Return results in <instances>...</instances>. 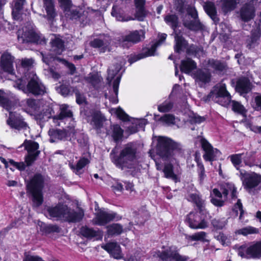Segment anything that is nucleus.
Returning <instances> with one entry per match:
<instances>
[{"instance_id": "12", "label": "nucleus", "mask_w": 261, "mask_h": 261, "mask_svg": "<svg viewBox=\"0 0 261 261\" xmlns=\"http://www.w3.org/2000/svg\"><path fill=\"white\" fill-rule=\"evenodd\" d=\"M207 215L199 213H190L187 217L186 221L189 226L194 229H204L207 227V222L205 220Z\"/></svg>"}, {"instance_id": "15", "label": "nucleus", "mask_w": 261, "mask_h": 261, "mask_svg": "<svg viewBox=\"0 0 261 261\" xmlns=\"http://www.w3.org/2000/svg\"><path fill=\"white\" fill-rule=\"evenodd\" d=\"M145 38V32L142 30H136L128 34L122 36L120 39L121 45L123 47H128L130 43H137Z\"/></svg>"}, {"instance_id": "14", "label": "nucleus", "mask_w": 261, "mask_h": 261, "mask_svg": "<svg viewBox=\"0 0 261 261\" xmlns=\"http://www.w3.org/2000/svg\"><path fill=\"white\" fill-rule=\"evenodd\" d=\"M201 146L204 151L203 155L204 159L206 161H213L220 156L221 152L216 148H214L208 141L204 138L199 140Z\"/></svg>"}, {"instance_id": "59", "label": "nucleus", "mask_w": 261, "mask_h": 261, "mask_svg": "<svg viewBox=\"0 0 261 261\" xmlns=\"http://www.w3.org/2000/svg\"><path fill=\"white\" fill-rule=\"evenodd\" d=\"M114 113L116 114L117 116L123 121H129V116L125 113V112L120 108L117 109H112L111 110Z\"/></svg>"}, {"instance_id": "19", "label": "nucleus", "mask_w": 261, "mask_h": 261, "mask_svg": "<svg viewBox=\"0 0 261 261\" xmlns=\"http://www.w3.org/2000/svg\"><path fill=\"white\" fill-rule=\"evenodd\" d=\"M157 255L163 260H167L168 259H173L175 261H187L188 257L180 255L175 247H171L162 252L158 251Z\"/></svg>"}, {"instance_id": "61", "label": "nucleus", "mask_w": 261, "mask_h": 261, "mask_svg": "<svg viewBox=\"0 0 261 261\" xmlns=\"http://www.w3.org/2000/svg\"><path fill=\"white\" fill-rule=\"evenodd\" d=\"M243 155L244 153H239L229 156L232 163L237 169H238V166L242 162V158Z\"/></svg>"}, {"instance_id": "38", "label": "nucleus", "mask_w": 261, "mask_h": 261, "mask_svg": "<svg viewBox=\"0 0 261 261\" xmlns=\"http://www.w3.org/2000/svg\"><path fill=\"white\" fill-rule=\"evenodd\" d=\"M50 43L52 49L58 54H60L64 49V41L57 35H54L51 39Z\"/></svg>"}, {"instance_id": "39", "label": "nucleus", "mask_w": 261, "mask_h": 261, "mask_svg": "<svg viewBox=\"0 0 261 261\" xmlns=\"http://www.w3.org/2000/svg\"><path fill=\"white\" fill-rule=\"evenodd\" d=\"M25 0H13L12 2V16L15 19L19 18V12L23 9Z\"/></svg>"}, {"instance_id": "49", "label": "nucleus", "mask_w": 261, "mask_h": 261, "mask_svg": "<svg viewBox=\"0 0 261 261\" xmlns=\"http://www.w3.org/2000/svg\"><path fill=\"white\" fill-rule=\"evenodd\" d=\"M102 77L98 74H89L86 77V81L91 84L94 88H98L100 86Z\"/></svg>"}, {"instance_id": "53", "label": "nucleus", "mask_w": 261, "mask_h": 261, "mask_svg": "<svg viewBox=\"0 0 261 261\" xmlns=\"http://www.w3.org/2000/svg\"><path fill=\"white\" fill-rule=\"evenodd\" d=\"M121 76L118 75L117 76L116 79L114 80L113 83V92L115 94V96H112V97H110V100L113 103H116L118 102V100L117 98V95L118 93V88H119V85L120 81Z\"/></svg>"}, {"instance_id": "20", "label": "nucleus", "mask_w": 261, "mask_h": 261, "mask_svg": "<svg viewBox=\"0 0 261 261\" xmlns=\"http://www.w3.org/2000/svg\"><path fill=\"white\" fill-rule=\"evenodd\" d=\"M7 123L12 128L18 130L27 129L29 128L27 124L23 121L22 117L17 113L10 112L9 117Z\"/></svg>"}, {"instance_id": "18", "label": "nucleus", "mask_w": 261, "mask_h": 261, "mask_svg": "<svg viewBox=\"0 0 261 261\" xmlns=\"http://www.w3.org/2000/svg\"><path fill=\"white\" fill-rule=\"evenodd\" d=\"M256 3L257 0H250L241 7L240 10V15L242 21L248 22L253 19L255 12L254 5Z\"/></svg>"}, {"instance_id": "43", "label": "nucleus", "mask_w": 261, "mask_h": 261, "mask_svg": "<svg viewBox=\"0 0 261 261\" xmlns=\"http://www.w3.org/2000/svg\"><path fill=\"white\" fill-rule=\"evenodd\" d=\"M89 163V161L87 159L84 158L81 159L75 165L70 163L69 167L75 174L80 175L83 173V168Z\"/></svg>"}, {"instance_id": "9", "label": "nucleus", "mask_w": 261, "mask_h": 261, "mask_svg": "<svg viewBox=\"0 0 261 261\" xmlns=\"http://www.w3.org/2000/svg\"><path fill=\"white\" fill-rule=\"evenodd\" d=\"M187 14L186 15L183 24L187 29L192 31H198L202 29V24L200 23L198 13L194 7L189 6L187 9Z\"/></svg>"}, {"instance_id": "7", "label": "nucleus", "mask_w": 261, "mask_h": 261, "mask_svg": "<svg viewBox=\"0 0 261 261\" xmlns=\"http://www.w3.org/2000/svg\"><path fill=\"white\" fill-rule=\"evenodd\" d=\"M238 251V254L247 258H258L261 257V242L250 246L247 244L235 245L233 247Z\"/></svg>"}, {"instance_id": "27", "label": "nucleus", "mask_w": 261, "mask_h": 261, "mask_svg": "<svg viewBox=\"0 0 261 261\" xmlns=\"http://www.w3.org/2000/svg\"><path fill=\"white\" fill-rule=\"evenodd\" d=\"M126 61L122 57H118L115 59L114 65L108 69V75L107 80L110 83L114 79L115 76L120 70L123 65L125 64Z\"/></svg>"}, {"instance_id": "52", "label": "nucleus", "mask_w": 261, "mask_h": 261, "mask_svg": "<svg viewBox=\"0 0 261 261\" xmlns=\"http://www.w3.org/2000/svg\"><path fill=\"white\" fill-rule=\"evenodd\" d=\"M163 172L165 177L170 178L175 182L177 181V177L173 172V166L171 164L166 165L163 169Z\"/></svg>"}, {"instance_id": "35", "label": "nucleus", "mask_w": 261, "mask_h": 261, "mask_svg": "<svg viewBox=\"0 0 261 261\" xmlns=\"http://www.w3.org/2000/svg\"><path fill=\"white\" fill-rule=\"evenodd\" d=\"M135 4L136 8L135 17L138 20L142 21L146 15L144 8L145 0H135Z\"/></svg>"}, {"instance_id": "41", "label": "nucleus", "mask_w": 261, "mask_h": 261, "mask_svg": "<svg viewBox=\"0 0 261 261\" xmlns=\"http://www.w3.org/2000/svg\"><path fill=\"white\" fill-rule=\"evenodd\" d=\"M111 132H108V134L111 135L113 140L116 143L121 141L123 135V130L121 127L119 125L116 124L111 126Z\"/></svg>"}, {"instance_id": "33", "label": "nucleus", "mask_w": 261, "mask_h": 261, "mask_svg": "<svg viewBox=\"0 0 261 261\" xmlns=\"http://www.w3.org/2000/svg\"><path fill=\"white\" fill-rule=\"evenodd\" d=\"M260 36L261 31L259 28H256L252 31L251 37L246 41L247 47L252 49L256 47L259 43Z\"/></svg>"}, {"instance_id": "56", "label": "nucleus", "mask_w": 261, "mask_h": 261, "mask_svg": "<svg viewBox=\"0 0 261 261\" xmlns=\"http://www.w3.org/2000/svg\"><path fill=\"white\" fill-rule=\"evenodd\" d=\"M232 110L236 113L242 115L244 117L246 116L247 110L245 107L240 102L236 101H232Z\"/></svg>"}, {"instance_id": "60", "label": "nucleus", "mask_w": 261, "mask_h": 261, "mask_svg": "<svg viewBox=\"0 0 261 261\" xmlns=\"http://www.w3.org/2000/svg\"><path fill=\"white\" fill-rule=\"evenodd\" d=\"M33 63V61L32 59H22L21 61V69L23 71H25L26 70H27L28 71H29V70H30L32 68V65ZM32 71H30L31 72ZM29 72H27L25 73V74H27V73H29ZM25 75H24L25 76Z\"/></svg>"}, {"instance_id": "50", "label": "nucleus", "mask_w": 261, "mask_h": 261, "mask_svg": "<svg viewBox=\"0 0 261 261\" xmlns=\"http://www.w3.org/2000/svg\"><path fill=\"white\" fill-rule=\"evenodd\" d=\"M207 65L215 70L222 71L226 68V65L224 63L219 60L210 59L207 62Z\"/></svg>"}, {"instance_id": "46", "label": "nucleus", "mask_w": 261, "mask_h": 261, "mask_svg": "<svg viewBox=\"0 0 261 261\" xmlns=\"http://www.w3.org/2000/svg\"><path fill=\"white\" fill-rule=\"evenodd\" d=\"M111 14L113 17H115L118 21H127L134 19L129 17H126L123 14L121 9L117 5L113 6Z\"/></svg>"}, {"instance_id": "25", "label": "nucleus", "mask_w": 261, "mask_h": 261, "mask_svg": "<svg viewBox=\"0 0 261 261\" xmlns=\"http://www.w3.org/2000/svg\"><path fill=\"white\" fill-rule=\"evenodd\" d=\"M101 248L116 259H120L123 257L121 247L117 242H109L102 245Z\"/></svg>"}, {"instance_id": "10", "label": "nucleus", "mask_w": 261, "mask_h": 261, "mask_svg": "<svg viewBox=\"0 0 261 261\" xmlns=\"http://www.w3.org/2000/svg\"><path fill=\"white\" fill-rule=\"evenodd\" d=\"M164 20L174 30L175 41V50L177 53H179L186 47L187 43L181 36L177 34L176 31L175 30L178 24V18L175 15H168L165 17Z\"/></svg>"}, {"instance_id": "3", "label": "nucleus", "mask_w": 261, "mask_h": 261, "mask_svg": "<svg viewBox=\"0 0 261 261\" xmlns=\"http://www.w3.org/2000/svg\"><path fill=\"white\" fill-rule=\"evenodd\" d=\"M25 77L29 80L27 85L24 78L21 77L14 86L25 93H31L35 96L43 95L46 92L45 87L34 71L25 74Z\"/></svg>"}, {"instance_id": "36", "label": "nucleus", "mask_w": 261, "mask_h": 261, "mask_svg": "<svg viewBox=\"0 0 261 261\" xmlns=\"http://www.w3.org/2000/svg\"><path fill=\"white\" fill-rule=\"evenodd\" d=\"M43 7L47 13L46 16L44 17L48 20L54 19L56 16L54 0H43Z\"/></svg>"}, {"instance_id": "31", "label": "nucleus", "mask_w": 261, "mask_h": 261, "mask_svg": "<svg viewBox=\"0 0 261 261\" xmlns=\"http://www.w3.org/2000/svg\"><path fill=\"white\" fill-rule=\"evenodd\" d=\"M159 120L164 125L167 126L176 125L178 128L181 127L182 124L179 119L170 114L164 115L160 118Z\"/></svg>"}, {"instance_id": "8", "label": "nucleus", "mask_w": 261, "mask_h": 261, "mask_svg": "<svg viewBox=\"0 0 261 261\" xmlns=\"http://www.w3.org/2000/svg\"><path fill=\"white\" fill-rule=\"evenodd\" d=\"M211 98L224 107H227L231 102V96L226 90L225 84L223 83L220 85L216 93L211 92L204 100L207 101Z\"/></svg>"}, {"instance_id": "57", "label": "nucleus", "mask_w": 261, "mask_h": 261, "mask_svg": "<svg viewBox=\"0 0 261 261\" xmlns=\"http://www.w3.org/2000/svg\"><path fill=\"white\" fill-rule=\"evenodd\" d=\"M244 213V211L243 209L242 204L241 202L240 199H238L237 202L234 205L232 208L231 215L234 217H237L238 216L239 214H240L239 219L241 220Z\"/></svg>"}, {"instance_id": "5", "label": "nucleus", "mask_w": 261, "mask_h": 261, "mask_svg": "<svg viewBox=\"0 0 261 261\" xmlns=\"http://www.w3.org/2000/svg\"><path fill=\"white\" fill-rule=\"evenodd\" d=\"M18 40L22 43L34 42L39 44H45L46 40L35 28L24 27L18 32Z\"/></svg>"}, {"instance_id": "4", "label": "nucleus", "mask_w": 261, "mask_h": 261, "mask_svg": "<svg viewBox=\"0 0 261 261\" xmlns=\"http://www.w3.org/2000/svg\"><path fill=\"white\" fill-rule=\"evenodd\" d=\"M237 189L234 184L230 182H225L221 185L220 191L214 189L211 193V201L215 206H223L225 201L228 199V195L231 199L237 197Z\"/></svg>"}, {"instance_id": "34", "label": "nucleus", "mask_w": 261, "mask_h": 261, "mask_svg": "<svg viewBox=\"0 0 261 261\" xmlns=\"http://www.w3.org/2000/svg\"><path fill=\"white\" fill-rule=\"evenodd\" d=\"M188 200L193 201L198 207L199 213L202 215H208V212L205 208V201L199 195L197 194H191L189 195Z\"/></svg>"}, {"instance_id": "29", "label": "nucleus", "mask_w": 261, "mask_h": 261, "mask_svg": "<svg viewBox=\"0 0 261 261\" xmlns=\"http://www.w3.org/2000/svg\"><path fill=\"white\" fill-rule=\"evenodd\" d=\"M111 39L109 36H103L94 39L90 42V45L94 48H99L101 52H105L110 44Z\"/></svg>"}, {"instance_id": "13", "label": "nucleus", "mask_w": 261, "mask_h": 261, "mask_svg": "<svg viewBox=\"0 0 261 261\" xmlns=\"http://www.w3.org/2000/svg\"><path fill=\"white\" fill-rule=\"evenodd\" d=\"M22 145L28 151L25 162L28 166H30L36 160L40 153V151L38 150L39 144L35 141L25 140Z\"/></svg>"}, {"instance_id": "42", "label": "nucleus", "mask_w": 261, "mask_h": 261, "mask_svg": "<svg viewBox=\"0 0 261 261\" xmlns=\"http://www.w3.org/2000/svg\"><path fill=\"white\" fill-rule=\"evenodd\" d=\"M204 9L206 13L215 23L219 21V19L217 16L216 9L214 3L212 2L206 3Z\"/></svg>"}, {"instance_id": "22", "label": "nucleus", "mask_w": 261, "mask_h": 261, "mask_svg": "<svg viewBox=\"0 0 261 261\" xmlns=\"http://www.w3.org/2000/svg\"><path fill=\"white\" fill-rule=\"evenodd\" d=\"M240 176L243 184L249 189L256 187L261 182V175L255 172H241Z\"/></svg>"}, {"instance_id": "64", "label": "nucleus", "mask_w": 261, "mask_h": 261, "mask_svg": "<svg viewBox=\"0 0 261 261\" xmlns=\"http://www.w3.org/2000/svg\"><path fill=\"white\" fill-rule=\"evenodd\" d=\"M252 105L255 110H261V94H257L254 96Z\"/></svg>"}, {"instance_id": "21", "label": "nucleus", "mask_w": 261, "mask_h": 261, "mask_svg": "<svg viewBox=\"0 0 261 261\" xmlns=\"http://www.w3.org/2000/svg\"><path fill=\"white\" fill-rule=\"evenodd\" d=\"M90 115H87L86 119L90 125L96 129L99 130L103 126L106 121L105 117L99 111L92 110L90 112Z\"/></svg>"}, {"instance_id": "54", "label": "nucleus", "mask_w": 261, "mask_h": 261, "mask_svg": "<svg viewBox=\"0 0 261 261\" xmlns=\"http://www.w3.org/2000/svg\"><path fill=\"white\" fill-rule=\"evenodd\" d=\"M31 192L33 196V206L39 207L42 204L43 201L42 191H31Z\"/></svg>"}, {"instance_id": "1", "label": "nucleus", "mask_w": 261, "mask_h": 261, "mask_svg": "<svg viewBox=\"0 0 261 261\" xmlns=\"http://www.w3.org/2000/svg\"><path fill=\"white\" fill-rule=\"evenodd\" d=\"M111 160L116 166L121 169H135L138 165L139 152L137 144L129 142L124 145L119 155H113Z\"/></svg>"}, {"instance_id": "48", "label": "nucleus", "mask_w": 261, "mask_h": 261, "mask_svg": "<svg viewBox=\"0 0 261 261\" xmlns=\"http://www.w3.org/2000/svg\"><path fill=\"white\" fill-rule=\"evenodd\" d=\"M236 89L241 94L247 93L250 90V83L246 79L240 80L237 82Z\"/></svg>"}, {"instance_id": "28", "label": "nucleus", "mask_w": 261, "mask_h": 261, "mask_svg": "<svg viewBox=\"0 0 261 261\" xmlns=\"http://www.w3.org/2000/svg\"><path fill=\"white\" fill-rule=\"evenodd\" d=\"M13 60L14 58L8 53L4 54L1 57V66L4 71L11 75L14 74Z\"/></svg>"}, {"instance_id": "55", "label": "nucleus", "mask_w": 261, "mask_h": 261, "mask_svg": "<svg viewBox=\"0 0 261 261\" xmlns=\"http://www.w3.org/2000/svg\"><path fill=\"white\" fill-rule=\"evenodd\" d=\"M65 16L71 20H76L81 16V13L75 6H73L65 13Z\"/></svg>"}, {"instance_id": "26", "label": "nucleus", "mask_w": 261, "mask_h": 261, "mask_svg": "<svg viewBox=\"0 0 261 261\" xmlns=\"http://www.w3.org/2000/svg\"><path fill=\"white\" fill-rule=\"evenodd\" d=\"M64 220L69 222L75 223L80 222L82 220L84 213V211L81 209L77 211L72 210L67 206L65 214H64Z\"/></svg>"}, {"instance_id": "51", "label": "nucleus", "mask_w": 261, "mask_h": 261, "mask_svg": "<svg viewBox=\"0 0 261 261\" xmlns=\"http://www.w3.org/2000/svg\"><path fill=\"white\" fill-rule=\"evenodd\" d=\"M258 232V229L250 226L242 228L236 231V234H241L244 236H247L249 234H256Z\"/></svg>"}, {"instance_id": "6", "label": "nucleus", "mask_w": 261, "mask_h": 261, "mask_svg": "<svg viewBox=\"0 0 261 261\" xmlns=\"http://www.w3.org/2000/svg\"><path fill=\"white\" fill-rule=\"evenodd\" d=\"M55 112L51 107L47 106L38 115L40 119L44 120L53 118L54 122L57 123L59 120H63L67 118H71L73 116L72 112L69 109V106L66 105H62L60 107V113L59 115H53Z\"/></svg>"}, {"instance_id": "11", "label": "nucleus", "mask_w": 261, "mask_h": 261, "mask_svg": "<svg viewBox=\"0 0 261 261\" xmlns=\"http://www.w3.org/2000/svg\"><path fill=\"white\" fill-rule=\"evenodd\" d=\"M166 37L167 35L166 34H162L161 35H159V40L157 42L152 44L150 48L145 50L143 53L137 55L131 56L128 59L129 63L132 64V63L138 61L139 60L147 57L154 56L155 55V50L156 48L160 46L163 43V42L165 41Z\"/></svg>"}, {"instance_id": "47", "label": "nucleus", "mask_w": 261, "mask_h": 261, "mask_svg": "<svg viewBox=\"0 0 261 261\" xmlns=\"http://www.w3.org/2000/svg\"><path fill=\"white\" fill-rule=\"evenodd\" d=\"M239 0L222 1V10L224 13H227L233 10L239 4Z\"/></svg>"}, {"instance_id": "40", "label": "nucleus", "mask_w": 261, "mask_h": 261, "mask_svg": "<svg viewBox=\"0 0 261 261\" xmlns=\"http://www.w3.org/2000/svg\"><path fill=\"white\" fill-rule=\"evenodd\" d=\"M0 106L9 112L12 111L14 107L12 102L8 99V94L2 90H0Z\"/></svg>"}, {"instance_id": "58", "label": "nucleus", "mask_w": 261, "mask_h": 261, "mask_svg": "<svg viewBox=\"0 0 261 261\" xmlns=\"http://www.w3.org/2000/svg\"><path fill=\"white\" fill-rule=\"evenodd\" d=\"M173 107V103L170 100H165L158 106V110L161 113L170 112Z\"/></svg>"}, {"instance_id": "23", "label": "nucleus", "mask_w": 261, "mask_h": 261, "mask_svg": "<svg viewBox=\"0 0 261 261\" xmlns=\"http://www.w3.org/2000/svg\"><path fill=\"white\" fill-rule=\"evenodd\" d=\"M67 205L59 203L55 206H49L47 208V215L50 218H56L57 220H63L64 214L67 210Z\"/></svg>"}, {"instance_id": "44", "label": "nucleus", "mask_w": 261, "mask_h": 261, "mask_svg": "<svg viewBox=\"0 0 261 261\" xmlns=\"http://www.w3.org/2000/svg\"><path fill=\"white\" fill-rule=\"evenodd\" d=\"M107 233L109 236H118L124 231H126V228L123 229V226L118 223H114L109 225L107 227Z\"/></svg>"}, {"instance_id": "63", "label": "nucleus", "mask_w": 261, "mask_h": 261, "mask_svg": "<svg viewBox=\"0 0 261 261\" xmlns=\"http://www.w3.org/2000/svg\"><path fill=\"white\" fill-rule=\"evenodd\" d=\"M64 13L73 6L70 0H58Z\"/></svg>"}, {"instance_id": "32", "label": "nucleus", "mask_w": 261, "mask_h": 261, "mask_svg": "<svg viewBox=\"0 0 261 261\" xmlns=\"http://www.w3.org/2000/svg\"><path fill=\"white\" fill-rule=\"evenodd\" d=\"M81 234L89 239L95 238L96 240L101 239L102 232L99 230H96L93 228L83 226L81 228Z\"/></svg>"}, {"instance_id": "62", "label": "nucleus", "mask_w": 261, "mask_h": 261, "mask_svg": "<svg viewBox=\"0 0 261 261\" xmlns=\"http://www.w3.org/2000/svg\"><path fill=\"white\" fill-rule=\"evenodd\" d=\"M212 223L213 225L218 228V229H222L227 224L226 220L225 218L221 219H214Z\"/></svg>"}, {"instance_id": "17", "label": "nucleus", "mask_w": 261, "mask_h": 261, "mask_svg": "<svg viewBox=\"0 0 261 261\" xmlns=\"http://www.w3.org/2000/svg\"><path fill=\"white\" fill-rule=\"evenodd\" d=\"M115 219L118 220L121 219V217H117V214L114 212L100 210L96 214V216L93 221L95 224L105 225Z\"/></svg>"}, {"instance_id": "24", "label": "nucleus", "mask_w": 261, "mask_h": 261, "mask_svg": "<svg viewBox=\"0 0 261 261\" xmlns=\"http://www.w3.org/2000/svg\"><path fill=\"white\" fill-rule=\"evenodd\" d=\"M48 133L50 137V142H56L59 140H63L66 139L68 134H74V130L73 127L71 126L69 128V131L66 130L50 129L49 130Z\"/></svg>"}, {"instance_id": "30", "label": "nucleus", "mask_w": 261, "mask_h": 261, "mask_svg": "<svg viewBox=\"0 0 261 261\" xmlns=\"http://www.w3.org/2000/svg\"><path fill=\"white\" fill-rule=\"evenodd\" d=\"M43 183V176L40 174H36L28 184V187L31 191H42Z\"/></svg>"}, {"instance_id": "37", "label": "nucleus", "mask_w": 261, "mask_h": 261, "mask_svg": "<svg viewBox=\"0 0 261 261\" xmlns=\"http://www.w3.org/2000/svg\"><path fill=\"white\" fill-rule=\"evenodd\" d=\"M197 67L196 63L192 60L187 58L186 60L181 61L180 70L182 72L192 74V71Z\"/></svg>"}, {"instance_id": "45", "label": "nucleus", "mask_w": 261, "mask_h": 261, "mask_svg": "<svg viewBox=\"0 0 261 261\" xmlns=\"http://www.w3.org/2000/svg\"><path fill=\"white\" fill-rule=\"evenodd\" d=\"M38 225L40 231H41L43 234H47L59 231V228L56 225L46 224L42 222H39Z\"/></svg>"}, {"instance_id": "16", "label": "nucleus", "mask_w": 261, "mask_h": 261, "mask_svg": "<svg viewBox=\"0 0 261 261\" xmlns=\"http://www.w3.org/2000/svg\"><path fill=\"white\" fill-rule=\"evenodd\" d=\"M191 75L195 80V84L201 88L205 87L211 81V73L206 69H198Z\"/></svg>"}, {"instance_id": "2", "label": "nucleus", "mask_w": 261, "mask_h": 261, "mask_svg": "<svg viewBox=\"0 0 261 261\" xmlns=\"http://www.w3.org/2000/svg\"><path fill=\"white\" fill-rule=\"evenodd\" d=\"M156 150L157 154L163 160L171 163L176 162L183 153L180 144L164 137L158 138Z\"/></svg>"}]
</instances>
